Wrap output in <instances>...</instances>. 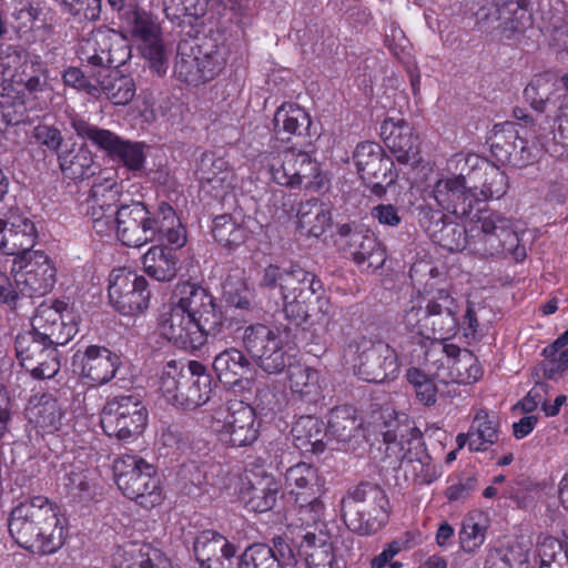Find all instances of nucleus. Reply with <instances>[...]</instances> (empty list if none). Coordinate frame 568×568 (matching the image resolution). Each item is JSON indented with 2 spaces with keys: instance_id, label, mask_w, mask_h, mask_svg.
<instances>
[{
  "instance_id": "nucleus-49",
  "label": "nucleus",
  "mask_w": 568,
  "mask_h": 568,
  "mask_svg": "<svg viewBox=\"0 0 568 568\" xmlns=\"http://www.w3.org/2000/svg\"><path fill=\"white\" fill-rule=\"evenodd\" d=\"M16 348L18 358L23 367L28 363L38 365V363L48 362L50 357H59L57 348L51 347L49 343L36 336L34 331L29 334V337H19Z\"/></svg>"
},
{
  "instance_id": "nucleus-38",
  "label": "nucleus",
  "mask_w": 568,
  "mask_h": 568,
  "mask_svg": "<svg viewBox=\"0 0 568 568\" xmlns=\"http://www.w3.org/2000/svg\"><path fill=\"white\" fill-rule=\"evenodd\" d=\"M456 308L449 294L439 290L436 300H427L422 295L412 298L405 311V320H425L429 316L453 317Z\"/></svg>"
},
{
  "instance_id": "nucleus-56",
  "label": "nucleus",
  "mask_w": 568,
  "mask_h": 568,
  "mask_svg": "<svg viewBox=\"0 0 568 568\" xmlns=\"http://www.w3.org/2000/svg\"><path fill=\"white\" fill-rule=\"evenodd\" d=\"M448 369L447 378L457 384H473L483 375L481 366L468 349H464L463 355L453 361Z\"/></svg>"
},
{
  "instance_id": "nucleus-33",
  "label": "nucleus",
  "mask_w": 568,
  "mask_h": 568,
  "mask_svg": "<svg viewBox=\"0 0 568 568\" xmlns=\"http://www.w3.org/2000/svg\"><path fill=\"white\" fill-rule=\"evenodd\" d=\"M292 436L296 448L316 454L325 449L324 439L328 434L322 420L313 416H302L294 423Z\"/></svg>"
},
{
  "instance_id": "nucleus-47",
  "label": "nucleus",
  "mask_w": 568,
  "mask_h": 568,
  "mask_svg": "<svg viewBox=\"0 0 568 568\" xmlns=\"http://www.w3.org/2000/svg\"><path fill=\"white\" fill-rule=\"evenodd\" d=\"M278 486L270 480L265 485H252L244 487L240 493V499L245 508L254 513H265L274 508L277 501Z\"/></svg>"
},
{
  "instance_id": "nucleus-62",
  "label": "nucleus",
  "mask_w": 568,
  "mask_h": 568,
  "mask_svg": "<svg viewBox=\"0 0 568 568\" xmlns=\"http://www.w3.org/2000/svg\"><path fill=\"white\" fill-rule=\"evenodd\" d=\"M63 486L67 495L75 501H83L91 496V485L83 469L72 467L65 473Z\"/></svg>"
},
{
  "instance_id": "nucleus-18",
  "label": "nucleus",
  "mask_w": 568,
  "mask_h": 568,
  "mask_svg": "<svg viewBox=\"0 0 568 568\" xmlns=\"http://www.w3.org/2000/svg\"><path fill=\"white\" fill-rule=\"evenodd\" d=\"M163 316L168 320H207L216 316L214 297L204 287L181 282L174 286L169 303L163 306Z\"/></svg>"
},
{
  "instance_id": "nucleus-25",
  "label": "nucleus",
  "mask_w": 568,
  "mask_h": 568,
  "mask_svg": "<svg viewBox=\"0 0 568 568\" xmlns=\"http://www.w3.org/2000/svg\"><path fill=\"white\" fill-rule=\"evenodd\" d=\"M38 231L29 217L21 214H11L8 220L0 219V250L8 255H24L33 252Z\"/></svg>"
},
{
  "instance_id": "nucleus-6",
  "label": "nucleus",
  "mask_w": 568,
  "mask_h": 568,
  "mask_svg": "<svg viewBox=\"0 0 568 568\" xmlns=\"http://www.w3.org/2000/svg\"><path fill=\"white\" fill-rule=\"evenodd\" d=\"M160 390L168 403L183 409H195L210 399L212 377L197 361H190L186 366L170 361L162 369Z\"/></svg>"
},
{
  "instance_id": "nucleus-35",
  "label": "nucleus",
  "mask_w": 568,
  "mask_h": 568,
  "mask_svg": "<svg viewBox=\"0 0 568 568\" xmlns=\"http://www.w3.org/2000/svg\"><path fill=\"white\" fill-rule=\"evenodd\" d=\"M162 334L176 347L196 351L206 344L202 322H161Z\"/></svg>"
},
{
  "instance_id": "nucleus-24",
  "label": "nucleus",
  "mask_w": 568,
  "mask_h": 568,
  "mask_svg": "<svg viewBox=\"0 0 568 568\" xmlns=\"http://www.w3.org/2000/svg\"><path fill=\"white\" fill-rule=\"evenodd\" d=\"M381 135L395 154L397 162L413 168L420 162L418 136L414 135L410 125L403 119L387 118L381 125Z\"/></svg>"
},
{
  "instance_id": "nucleus-7",
  "label": "nucleus",
  "mask_w": 568,
  "mask_h": 568,
  "mask_svg": "<svg viewBox=\"0 0 568 568\" xmlns=\"http://www.w3.org/2000/svg\"><path fill=\"white\" fill-rule=\"evenodd\" d=\"M344 520L359 535L379 531L389 518V500L379 486L362 483L341 501Z\"/></svg>"
},
{
  "instance_id": "nucleus-46",
  "label": "nucleus",
  "mask_w": 568,
  "mask_h": 568,
  "mask_svg": "<svg viewBox=\"0 0 568 568\" xmlns=\"http://www.w3.org/2000/svg\"><path fill=\"white\" fill-rule=\"evenodd\" d=\"M100 94L103 93L108 100L115 105H126L135 97L136 85L132 77L121 74L111 70L99 81Z\"/></svg>"
},
{
  "instance_id": "nucleus-57",
  "label": "nucleus",
  "mask_w": 568,
  "mask_h": 568,
  "mask_svg": "<svg viewBox=\"0 0 568 568\" xmlns=\"http://www.w3.org/2000/svg\"><path fill=\"white\" fill-rule=\"evenodd\" d=\"M236 567L232 568H281L272 548L265 544H254L236 557Z\"/></svg>"
},
{
  "instance_id": "nucleus-30",
  "label": "nucleus",
  "mask_w": 568,
  "mask_h": 568,
  "mask_svg": "<svg viewBox=\"0 0 568 568\" xmlns=\"http://www.w3.org/2000/svg\"><path fill=\"white\" fill-rule=\"evenodd\" d=\"M225 64L223 55L219 51L206 52L202 58H182L176 62L175 69L179 75L186 82L195 80H211L219 74Z\"/></svg>"
},
{
  "instance_id": "nucleus-22",
  "label": "nucleus",
  "mask_w": 568,
  "mask_h": 568,
  "mask_svg": "<svg viewBox=\"0 0 568 568\" xmlns=\"http://www.w3.org/2000/svg\"><path fill=\"white\" fill-rule=\"evenodd\" d=\"M72 369L81 377L102 385L110 382L120 366V358L106 347L91 345L72 356Z\"/></svg>"
},
{
  "instance_id": "nucleus-43",
  "label": "nucleus",
  "mask_w": 568,
  "mask_h": 568,
  "mask_svg": "<svg viewBox=\"0 0 568 568\" xmlns=\"http://www.w3.org/2000/svg\"><path fill=\"white\" fill-rule=\"evenodd\" d=\"M70 124L78 138L91 143L93 146L106 152L110 156L121 136L114 132L91 124L79 114L70 115Z\"/></svg>"
},
{
  "instance_id": "nucleus-51",
  "label": "nucleus",
  "mask_w": 568,
  "mask_h": 568,
  "mask_svg": "<svg viewBox=\"0 0 568 568\" xmlns=\"http://www.w3.org/2000/svg\"><path fill=\"white\" fill-rule=\"evenodd\" d=\"M23 85L27 92L34 98L51 90L49 82V69L40 55L30 54L26 60V69L22 72Z\"/></svg>"
},
{
  "instance_id": "nucleus-10",
  "label": "nucleus",
  "mask_w": 568,
  "mask_h": 568,
  "mask_svg": "<svg viewBox=\"0 0 568 568\" xmlns=\"http://www.w3.org/2000/svg\"><path fill=\"white\" fill-rule=\"evenodd\" d=\"M335 243L358 267L371 273L382 268L387 260L386 248L375 234L356 223L337 225Z\"/></svg>"
},
{
  "instance_id": "nucleus-16",
  "label": "nucleus",
  "mask_w": 568,
  "mask_h": 568,
  "mask_svg": "<svg viewBox=\"0 0 568 568\" xmlns=\"http://www.w3.org/2000/svg\"><path fill=\"white\" fill-rule=\"evenodd\" d=\"M217 412L214 416L213 429L219 434L221 442L233 447H243L253 444L258 437L260 424L256 420L255 409L242 400H230L223 418Z\"/></svg>"
},
{
  "instance_id": "nucleus-21",
  "label": "nucleus",
  "mask_w": 568,
  "mask_h": 568,
  "mask_svg": "<svg viewBox=\"0 0 568 568\" xmlns=\"http://www.w3.org/2000/svg\"><path fill=\"white\" fill-rule=\"evenodd\" d=\"M517 126V123L508 121L495 124L488 142L496 160L516 168H524L536 160L537 149L530 146L528 141H519L520 151L514 150V143L518 141Z\"/></svg>"
},
{
  "instance_id": "nucleus-29",
  "label": "nucleus",
  "mask_w": 568,
  "mask_h": 568,
  "mask_svg": "<svg viewBox=\"0 0 568 568\" xmlns=\"http://www.w3.org/2000/svg\"><path fill=\"white\" fill-rule=\"evenodd\" d=\"M285 489L293 500L303 496L323 495V483L315 467L306 463H298L285 473Z\"/></svg>"
},
{
  "instance_id": "nucleus-31",
  "label": "nucleus",
  "mask_w": 568,
  "mask_h": 568,
  "mask_svg": "<svg viewBox=\"0 0 568 568\" xmlns=\"http://www.w3.org/2000/svg\"><path fill=\"white\" fill-rule=\"evenodd\" d=\"M361 425L354 407L347 405L335 407L329 415L327 434L348 449L352 442L362 436Z\"/></svg>"
},
{
  "instance_id": "nucleus-34",
  "label": "nucleus",
  "mask_w": 568,
  "mask_h": 568,
  "mask_svg": "<svg viewBox=\"0 0 568 568\" xmlns=\"http://www.w3.org/2000/svg\"><path fill=\"white\" fill-rule=\"evenodd\" d=\"M27 417L42 433L59 430L63 417L59 402L51 395H42L31 399L27 408Z\"/></svg>"
},
{
  "instance_id": "nucleus-58",
  "label": "nucleus",
  "mask_w": 568,
  "mask_h": 568,
  "mask_svg": "<svg viewBox=\"0 0 568 568\" xmlns=\"http://www.w3.org/2000/svg\"><path fill=\"white\" fill-rule=\"evenodd\" d=\"M413 454L418 455L416 460H412V471L415 476V480L419 484H432L440 476V467L433 463L430 456L426 453L424 445L418 442L413 443Z\"/></svg>"
},
{
  "instance_id": "nucleus-40",
  "label": "nucleus",
  "mask_w": 568,
  "mask_h": 568,
  "mask_svg": "<svg viewBox=\"0 0 568 568\" xmlns=\"http://www.w3.org/2000/svg\"><path fill=\"white\" fill-rule=\"evenodd\" d=\"M312 125L310 114L300 105L285 102L274 114V126L277 133L295 136H306Z\"/></svg>"
},
{
  "instance_id": "nucleus-23",
  "label": "nucleus",
  "mask_w": 568,
  "mask_h": 568,
  "mask_svg": "<svg viewBox=\"0 0 568 568\" xmlns=\"http://www.w3.org/2000/svg\"><path fill=\"white\" fill-rule=\"evenodd\" d=\"M193 552L201 568H232L237 548L223 535L204 530L195 537Z\"/></svg>"
},
{
  "instance_id": "nucleus-9",
  "label": "nucleus",
  "mask_w": 568,
  "mask_h": 568,
  "mask_svg": "<svg viewBox=\"0 0 568 568\" xmlns=\"http://www.w3.org/2000/svg\"><path fill=\"white\" fill-rule=\"evenodd\" d=\"M114 479L124 496L151 509L164 499L163 486L155 467L136 455H122L113 464Z\"/></svg>"
},
{
  "instance_id": "nucleus-27",
  "label": "nucleus",
  "mask_w": 568,
  "mask_h": 568,
  "mask_svg": "<svg viewBox=\"0 0 568 568\" xmlns=\"http://www.w3.org/2000/svg\"><path fill=\"white\" fill-rule=\"evenodd\" d=\"M470 178L478 181L475 183L478 195V203L491 199L503 197L509 187L508 178L499 166L484 159H476L473 165Z\"/></svg>"
},
{
  "instance_id": "nucleus-2",
  "label": "nucleus",
  "mask_w": 568,
  "mask_h": 568,
  "mask_svg": "<svg viewBox=\"0 0 568 568\" xmlns=\"http://www.w3.org/2000/svg\"><path fill=\"white\" fill-rule=\"evenodd\" d=\"M9 532L22 548L41 555L58 551L67 537L65 518L47 497L36 496L14 507Z\"/></svg>"
},
{
  "instance_id": "nucleus-52",
  "label": "nucleus",
  "mask_w": 568,
  "mask_h": 568,
  "mask_svg": "<svg viewBox=\"0 0 568 568\" xmlns=\"http://www.w3.org/2000/svg\"><path fill=\"white\" fill-rule=\"evenodd\" d=\"M123 21L142 43L161 38V28L154 17L138 6L125 11Z\"/></svg>"
},
{
  "instance_id": "nucleus-12",
  "label": "nucleus",
  "mask_w": 568,
  "mask_h": 568,
  "mask_svg": "<svg viewBox=\"0 0 568 568\" xmlns=\"http://www.w3.org/2000/svg\"><path fill=\"white\" fill-rule=\"evenodd\" d=\"M260 284L268 288L280 287L286 320L294 317L290 313V307H292V313L295 307L302 310V305L297 301L298 297L305 292L314 295L322 288V284L316 276L298 264H291L288 268H281L273 264L268 265L263 271Z\"/></svg>"
},
{
  "instance_id": "nucleus-54",
  "label": "nucleus",
  "mask_w": 568,
  "mask_h": 568,
  "mask_svg": "<svg viewBox=\"0 0 568 568\" xmlns=\"http://www.w3.org/2000/svg\"><path fill=\"white\" fill-rule=\"evenodd\" d=\"M202 183L213 184V189H223L230 178L227 162L214 153H204L196 170Z\"/></svg>"
},
{
  "instance_id": "nucleus-59",
  "label": "nucleus",
  "mask_w": 568,
  "mask_h": 568,
  "mask_svg": "<svg viewBox=\"0 0 568 568\" xmlns=\"http://www.w3.org/2000/svg\"><path fill=\"white\" fill-rule=\"evenodd\" d=\"M440 324L439 327L433 326L432 328L425 326L422 327L419 322L414 324L410 328V336L413 343L418 344L423 347L427 345V342H444L457 335L458 322H448L449 326L445 329L443 324L445 322H433V324Z\"/></svg>"
},
{
  "instance_id": "nucleus-15",
  "label": "nucleus",
  "mask_w": 568,
  "mask_h": 568,
  "mask_svg": "<svg viewBox=\"0 0 568 568\" xmlns=\"http://www.w3.org/2000/svg\"><path fill=\"white\" fill-rule=\"evenodd\" d=\"M80 59L88 65L118 69L131 58V48L124 37L111 29H98L80 45Z\"/></svg>"
},
{
  "instance_id": "nucleus-64",
  "label": "nucleus",
  "mask_w": 568,
  "mask_h": 568,
  "mask_svg": "<svg viewBox=\"0 0 568 568\" xmlns=\"http://www.w3.org/2000/svg\"><path fill=\"white\" fill-rule=\"evenodd\" d=\"M223 290L225 302L229 307L251 310L252 294L242 278L234 282L233 277L229 276L224 282Z\"/></svg>"
},
{
  "instance_id": "nucleus-61",
  "label": "nucleus",
  "mask_w": 568,
  "mask_h": 568,
  "mask_svg": "<svg viewBox=\"0 0 568 568\" xmlns=\"http://www.w3.org/2000/svg\"><path fill=\"white\" fill-rule=\"evenodd\" d=\"M36 332V336L50 345H65L78 333L77 322H48L44 332Z\"/></svg>"
},
{
  "instance_id": "nucleus-42",
  "label": "nucleus",
  "mask_w": 568,
  "mask_h": 568,
  "mask_svg": "<svg viewBox=\"0 0 568 568\" xmlns=\"http://www.w3.org/2000/svg\"><path fill=\"white\" fill-rule=\"evenodd\" d=\"M498 20L510 32H524L532 26L530 0H504L497 4Z\"/></svg>"
},
{
  "instance_id": "nucleus-3",
  "label": "nucleus",
  "mask_w": 568,
  "mask_h": 568,
  "mask_svg": "<svg viewBox=\"0 0 568 568\" xmlns=\"http://www.w3.org/2000/svg\"><path fill=\"white\" fill-rule=\"evenodd\" d=\"M115 232L121 243L131 247L155 241L182 247L186 241L180 219L165 202L155 211H150L142 202L121 205Z\"/></svg>"
},
{
  "instance_id": "nucleus-45",
  "label": "nucleus",
  "mask_w": 568,
  "mask_h": 568,
  "mask_svg": "<svg viewBox=\"0 0 568 568\" xmlns=\"http://www.w3.org/2000/svg\"><path fill=\"white\" fill-rule=\"evenodd\" d=\"M498 420L485 409H479L469 427L470 443L469 450L485 452L493 444L498 442Z\"/></svg>"
},
{
  "instance_id": "nucleus-32",
  "label": "nucleus",
  "mask_w": 568,
  "mask_h": 568,
  "mask_svg": "<svg viewBox=\"0 0 568 568\" xmlns=\"http://www.w3.org/2000/svg\"><path fill=\"white\" fill-rule=\"evenodd\" d=\"M297 227L308 236L320 237L332 224V213L328 206L311 199L301 202L297 207Z\"/></svg>"
},
{
  "instance_id": "nucleus-20",
  "label": "nucleus",
  "mask_w": 568,
  "mask_h": 568,
  "mask_svg": "<svg viewBox=\"0 0 568 568\" xmlns=\"http://www.w3.org/2000/svg\"><path fill=\"white\" fill-rule=\"evenodd\" d=\"M478 186H468L463 174L439 179L432 194L439 207L458 216H467L478 203Z\"/></svg>"
},
{
  "instance_id": "nucleus-39",
  "label": "nucleus",
  "mask_w": 568,
  "mask_h": 568,
  "mask_svg": "<svg viewBox=\"0 0 568 568\" xmlns=\"http://www.w3.org/2000/svg\"><path fill=\"white\" fill-rule=\"evenodd\" d=\"M178 263L176 253L161 245L150 247L142 257L145 273L159 282L172 281L178 273Z\"/></svg>"
},
{
  "instance_id": "nucleus-41",
  "label": "nucleus",
  "mask_w": 568,
  "mask_h": 568,
  "mask_svg": "<svg viewBox=\"0 0 568 568\" xmlns=\"http://www.w3.org/2000/svg\"><path fill=\"white\" fill-rule=\"evenodd\" d=\"M250 361L236 348L224 349L213 361L219 379L229 385L237 384L250 372Z\"/></svg>"
},
{
  "instance_id": "nucleus-17",
  "label": "nucleus",
  "mask_w": 568,
  "mask_h": 568,
  "mask_svg": "<svg viewBox=\"0 0 568 568\" xmlns=\"http://www.w3.org/2000/svg\"><path fill=\"white\" fill-rule=\"evenodd\" d=\"M353 160L361 179L377 196L384 195L386 187L397 178L393 172V161L376 142L365 141L357 144Z\"/></svg>"
},
{
  "instance_id": "nucleus-28",
  "label": "nucleus",
  "mask_w": 568,
  "mask_h": 568,
  "mask_svg": "<svg viewBox=\"0 0 568 568\" xmlns=\"http://www.w3.org/2000/svg\"><path fill=\"white\" fill-rule=\"evenodd\" d=\"M308 568H342L327 531H306L301 542Z\"/></svg>"
},
{
  "instance_id": "nucleus-19",
  "label": "nucleus",
  "mask_w": 568,
  "mask_h": 568,
  "mask_svg": "<svg viewBox=\"0 0 568 568\" xmlns=\"http://www.w3.org/2000/svg\"><path fill=\"white\" fill-rule=\"evenodd\" d=\"M119 190L113 181L94 183L87 201V215L98 234L109 235L118 226Z\"/></svg>"
},
{
  "instance_id": "nucleus-14",
  "label": "nucleus",
  "mask_w": 568,
  "mask_h": 568,
  "mask_svg": "<svg viewBox=\"0 0 568 568\" xmlns=\"http://www.w3.org/2000/svg\"><path fill=\"white\" fill-rule=\"evenodd\" d=\"M108 296L121 315L138 316L149 306L148 281L125 267L114 268L109 275Z\"/></svg>"
},
{
  "instance_id": "nucleus-50",
  "label": "nucleus",
  "mask_w": 568,
  "mask_h": 568,
  "mask_svg": "<svg viewBox=\"0 0 568 568\" xmlns=\"http://www.w3.org/2000/svg\"><path fill=\"white\" fill-rule=\"evenodd\" d=\"M212 235L222 246L234 248L245 242L247 230L230 214H222L213 220Z\"/></svg>"
},
{
  "instance_id": "nucleus-5",
  "label": "nucleus",
  "mask_w": 568,
  "mask_h": 568,
  "mask_svg": "<svg viewBox=\"0 0 568 568\" xmlns=\"http://www.w3.org/2000/svg\"><path fill=\"white\" fill-rule=\"evenodd\" d=\"M11 278L0 273V301L16 306L19 295L41 297L53 288L57 282V268L42 251L26 252L13 258Z\"/></svg>"
},
{
  "instance_id": "nucleus-48",
  "label": "nucleus",
  "mask_w": 568,
  "mask_h": 568,
  "mask_svg": "<svg viewBox=\"0 0 568 568\" xmlns=\"http://www.w3.org/2000/svg\"><path fill=\"white\" fill-rule=\"evenodd\" d=\"M322 495L303 496L294 500V517L291 525L301 528H313L318 532L317 525L324 515L325 506L321 499Z\"/></svg>"
},
{
  "instance_id": "nucleus-26",
  "label": "nucleus",
  "mask_w": 568,
  "mask_h": 568,
  "mask_svg": "<svg viewBox=\"0 0 568 568\" xmlns=\"http://www.w3.org/2000/svg\"><path fill=\"white\" fill-rule=\"evenodd\" d=\"M114 568H173L171 560L149 544L126 542L112 555Z\"/></svg>"
},
{
  "instance_id": "nucleus-37",
  "label": "nucleus",
  "mask_w": 568,
  "mask_h": 568,
  "mask_svg": "<svg viewBox=\"0 0 568 568\" xmlns=\"http://www.w3.org/2000/svg\"><path fill=\"white\" fill-rule=\"evenodd\" d=\"M386 443V454L388 457H395L400 463L407 465L416 460L418 455L413 454V443L416 440L423 444L420 432L408 425H398L395 429H389L384 434Z\"/></svg>"
},
{
  "instance_id": "nucleus-60",
  "label": "nucleus",
  "mask_w": 568,
  "mask_h": 568,
  "mask_svg": "<svg viewBox=\"0 0 568 568\" xmlns=\"http://www.w3.org/2000/svg\"><path fill=\"white\" fill-rule=\"evenodd\" d=\"M62 7L63 12L73 17L74 21L94 22L100 19L102 3L101 0H57Z\"/></svg>"
},
{
  "instance_id": "nucleus-8",
  "label": "nucleus",
  "mask_w": 568,
  "mask_h": 568,
  "mask_svg": "<svg viewBox=\"0 0 568 568\" xmlns=\"http://www.w3.org/2000/svg\"><path fill=\"white\" fill-rule=\"evenodd\" d=\"M345 364L354 368L359 378L369 383L394 379L399 373L396 351L383 342H373L355 335L343 349Z\"/></svg>"
},
{
  "instance_id": "nucleus-4",
  "label": "nucleus",
  "mask_w": 568,
  "mask_h": 568,
  "mask_svg": "<svg viewBox=\"0 0 568 568\" xmlns=\"http://www.w3.org/2000/svg\"><path fill=\"white\" fill-rule=\"evenodd\" d=\"M465 233L464 250L479 258L504 256L521 262L527 256L513 220L497 211L480 210Z\"/></svg>"
},
{
  "instance_id": "nucleus-63",
  "label": "nucleus",
  "mask_w": 568,
  "mask_h": 568,
  "mask_svg": "<svg viewBox=\"0 0 568 568\" xmlns=\"http://www.w3.org/2000/svg\"><path fill=\"white\" fill-rule=\"evenodd\" d=\"M141 50L151 72L158 77L165 75L169 62L162 39L159 38L154 41L143 42Z\"/></svg>"
},
{
  "instance_id": "nucleus-44",
  "label": "nucleus",
  "mask_w": 568,
  "mask_h": 568,
  "mask_svg": "<svg viewBox=\"0 0 568 568\" xmlns=\"http://www.w3.org/2000/svg\"><path fill=\"white\" fill-rule=\"evenodd\" d=\"M59 168L70 180H84L94 175L92 153L84 146L72 148L58 155Z\"/></svg>"
},
{
  "instance_id": "nucleus-55",
  "label": "nucleus",
  "mask_w": 568,
  "mask_h": 568,
  "mask_svg": "<svg viewBox=\"0 0 568 568\" xmlns=\"http://www.w3.org/2000/svg\"><path fill=\"white\" fill-rule=\"evenodd\" d=\"M145 146L143 142H133L121 138L110 159L121 163L132 172L142 171L146 159Z\"/></svg>"
},
{
  "instance_id": "nucleus-53",
  "label": "nucleus",
  "mask_w": 568,
  "mask_h": 568,
  "mask_svg": "<svg viewBox=\"0 0 568 568\" xmlns=\"http://www.w3.org/2000/svg\"><path fill=\"white\" fill-rule=\"evenodd\" d=\"M487 519L481 513L467 515L459 531V542L463 550L473 552L479 548L486 538Z\"/></svg>"
},
{
  "instance_id": "nucleus-13",
  "label": "nucleus",
  "mask_w": 568,
  "mask_h": 568,
  "mask_svg": "<svg viewBox=\"0 0 568 568\" xmlns=\"http://www.w3.org/2000/svg\"><path fill=\"white\" fill-rule=\"evenodd\" d=\"M101 427L109 437L131 440L139 437L148 425V410L134 396H120L106 403Z\"/></svg>"
},
{
  "instance_id": "nucleus-1",
  "label": "nucleus",
  "mask_w": 568,
  "mask_h": 568,
  "mask_svg": "<svg viewBox=\"0 0 568 568\" xmlns=\"http://www.w3.org/2000/svg\"><path fill=\"white\" fill-rule=\"evenodd\" d=\"M298 328L297 322H256L245 328L242 339L262 371L280 374L287 368L292 394L312 402L321 396V374L307 365L292 362L293 356L290 353Z\"/></svg>"
},
{
  "instance_id": "nucleus-11",
  "label": "nucleus",
  "mask_w": 568,
  "mask_h": 568,
  "mask_svg": "<svg viewBox=\"0 0 568 568\" xmlns=\"http://www.w3.org/2000/svg\"><path fill=\"white\" fill-rule=\"evenodd\" d=\"M262 164L267 169L275 183L290 189L312 187L320 175V168L307 152L286 148L278 153H266Z\"/></svg>"
},
{
  "instance_id": "nucleus-36",
  "label": "nucleus",
  "mask_w": 568,
  "mask_h": 568,
  "mask_svg": "<svg viewBox=\"0 0 568 568\" xmlns=\"http://www.w3.org/2000/svg\"><path fill=\"white\" fill-rule=\"evenodd\" d=\"M162 334L176 347L196 351L206 344L202 322H161Z\"/></svg>"
}]
</instances>
